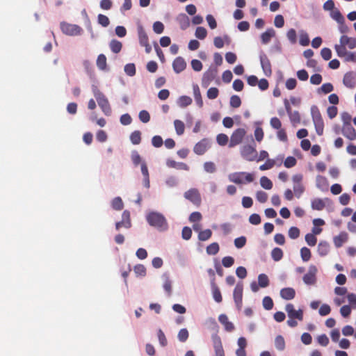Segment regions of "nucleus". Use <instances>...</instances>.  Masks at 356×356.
I'll return each mask as SVG.
<instances>
[{"mask_svg":"<svg viewBox=\"0 0 356 356\" xmlns=\"http://www.w3.org/2000/svg\"><path fill=\"white\" fill-rule=\"evenodd\" d=\"M243 285L241 282H238L234 290L233 296L235 304L238 309L241 308L242 306V299H243Z\"/></svg>","mask_w":356,"mask_h":356,"instance_id":"nucleus-14","label":"nucleus"},{"mask_svg":"<svg viewBox=\"0 0 356 356\" xmlns=\"http://www.w3.org/2000/svg\"><path fill=\"white\" fill-rule=\"evenodd\" d=\"M184 197L196 206L201 204V195L196 188H191L184 193Z\"/></svg>","mask_w":356,"mask_h":356,"instance_id":"nucleus-11","label":"nucleus"},{"mask_svg":"<svg viewBox=\"0 0 356 356\" xmlns=\"http://www.w3.org/2000/svg\"><path fill=\"white\" fill-rule=\"evenodd\" d=\"M259 58L264 74L267 76H270L272 74V68L268 56L264 52H261Z\"/></svg>","mask_w":356,"mask_h":356,"instance_id":"nucleus-15","label":"nucleus"},{"mask_svg":"<svg viewBox=\"0 0 356 356\" xmlns=\"http://www.w3.org/2000/svg\"><path fill=\"white\" fill-rule=\"evenodd\" d=\"M317 272V268L314 265H310L308 272L302 277L305 284L307 285L315 284L316 282Z\"/></svg>","mask_w":356,"mask_h":356,"instance_id":"nucleus-12","label":"nucleus"},{"mask_svg":"<svg viewBox=\"0 0 356 356\" xmlns=\"http://www.w3.org/2000/svg\"><path fill=\"white\" fill-rule=\"evenodd\" d=\"M158 339L161 346L165 347L168 344V341L164 332L159 329L157 332Z\"/></svg>","mask_w":356,"mask_h":356,"instance_id":"nucleus-61","label":"nucleus"},{"mask_svg":"<svg viewBox=\"0 0 356 356\" xmlns=\"http://www.w3.org/2000/svg\"><path fill=\"white\" fill-rule=\"evenodd\" d=\"M176 19L182 30L186 29L190 25V19L184 13L179 14L177 17Z\"/></svg>","mask_w":356,"mask_h":356,"instance_id":"nucleus-25","label":"nucleus"},{"mask_svg":"<svg viewBox=\"0 0 356 356\" xmlns=\"http://www.w3.org/2000/svg\"><path fill=\"white\" fill-rule=\"evenodd\" d=\"M334 88L332 83H323L320 88L318 90V92L320 93L321 92L324 94H327L331 92L333 90Z\"/></svg>","mask_w":356,"mask_h":356,"instance_id":"nucleus-53","label":"nucleus"},{"mask_svg":"<svg viewBox=\"0 0 356 356\" xmlns=\"http://www.w3.org/2000/svg\"><path fill=\"white\" fill-rule=\"evenodd\" d=\"M195 37L200 40H203L207 37V31L204 27L198 26L195 33Z\"/></svg>","mask_w":356,"mask_h":356,"instance_id":"nucleus-51","label":"nucleus"},{"mask_svg":"<svg viewBox=\"0 0 356 356\" xmlns=\"http://www.w3.org/2000/svg\"><path fill=\"white\" fill-rule=\"evenodd\" d=\"M285 310L289 317L287 325L289 327H295L298 325V323L296 319H298L300 321L303 320V311L300 309L296 310L293 304L288 303L285 306Z\"/></svg>","mask_w":356,"mask_h":356,"instance_id":"nucleus-3","label":"nucleus"},{"mask_svg":"<svg viewBox=\"0 0 356 356\" xmlns=\"http://www.w3.org/2000/svg\"><path fill=\"white\" fill-rule=\"evenodd\" d=\"M189 333L186 328L181 329L177 334V338L179 341L185 342L188 339Z\"/></svg>","mask_w":356,"mask_h":356,"instance_id":"nucleus-52","label":"nucleus"},{"mask_svg":"<svg viewBox=\"0 0 356 356\" xmlns=\"http://www.w3.org/2000/svg\"><path fill=\"white\" fill-rule=\"evenodd\" d=\"M193 95L196 104L199 107H202L203 106V101L200 88L197 85L193 86Z\"/></svg>","mask_w":356,"mask_h":356,"instance_id":"nucleus-33","label":"nucleus"},{"mask_svg":"<svg viewBox=\"0 0 356 356\" xmlns=\"http://www.w3.org/2000/svg\"><path fill=\"white\" fill-rule=\"evenodd\" d=\"M275 345L277 350H283L285 348V341L281 335H278L276 337L275 340Z\"/></svg>","mask_w":356,"mask_h":356,"instance_id":"nucleus-50","label":"nucleus"},{"mask_svg":"<svg viewBox=\"0 0 356 356\" xmlns=\"http://www.w3.org/2000/svg\"><path fill=\"white\" fill-rule=\"evenodd\" d=\"M260 184L262 188L270 190L273 188V183L270 179L266 176H263L260 179Z\"/></svg>","mask_w":356,"mask_h":356,"instance_id":"nucleus-43","label":"nucleus"},{"mask_svg":"<svg viewBox=\"0 0 356 356\" xmlns=\"http://www.w3.org/2000/svg\"><path fill=\"white\" fill-rule=\"evenodd\" d=\"M348 235L346 232H341L339 235L333 238V242L336 248H340L348 241Z\"/></svg>","mask_w":356,"mask_h":356,"instance_id":"nucleus-23","label":"nucleus"},{"mask_svg":"<svg viewBox=\"0 0 356 356\" xmlns=\"http://www.w3.org/2000/svg\"><path fill=\"white\" fill-rule=\"evenodd\" d=\"M305 241L309 246H314L316 244L317 238L313 234H307L305 235Z\"/></svg>","mask_w":356,"mask_h":356,"instance_id":"nucleus-58","label":"nucleus"},{"mask_svg":"<svg viewBox=\"0 0 356 356\" xmlns=\"http://www.w3.org/2000/svg\"><path fill=\"white\" fill-rule=\"evenodd\" d=\"M339 44L334 45V49L339 57H344L347 54L346 47L350 49L356 48V38L353 37H348L346 35L341 36Z\"/></svg>","mask_w":356,"mask_h":356,"instance_id":"nucleus-2","label":"nucleus"},{"mask_svg":"<svg viewBox=\"0 0 356 356\" xmlns=\"http://www.w3.org/2000/svg\"><path fill=\"white\" fill-rule=\"evenodd\" d=\"M271 257L275 261H278L283 257V252L280 248H275L271 252Z\"/></svg>","mask_w":356,"mask_h":356,"instance_id":"nucleus-44","label":"nucleus"},{"mask_svg":"<svg viewBox=\"0 0 356 356\" xmlns=\"http://www.w3.org/2000/svg\"><path fill=\"white\" fill-rule=\"evenodd\" d=\"M218 89L217 88L212 87L207 90V95L209 99H214L218 96Z\"/></svg>","mask_w":356,"mask_h":356,"instance_id":"nucleus-63","label":"nucleus"},{"mask_svg":"<svg viewBox=\"0 0 356 356\" xmlns=\"http://www.w3.org/2000/svg\"><path fill=\"white\" fill-rule=\"evenodd\" d=\"M172 67L176 73H180L186 69V63L182 57L179 56L174 60Z\"/></svg>","mask_w":356,"mask_h":356,"instance_id":"nucleus-21","label":"nucleus"},{"mask_svg":"<svg viewBox=\"0 0 356 356\" xmlns=\"http://www.w3.org/2000/svg\"><path fill=\"white\" fill-rule=\"evenodd\" d=\"M92 92L102 112L106 115H110L111 113V108L106 97L96 87L93 88Z\"/></svg>","mask_w":356,"mask_h":356,"instance_id":"nucleus-5","label":"nucleus"},{"mask_svg":"<svg viewBox=\"0 0 356 356\" xmlns=\"http://www.w3.org/2000/svg\"><path fill=\"white\" fill-rule=\"evenodd\" d=\"M122 220L115 223V229L119 230L121 227L129 229L131 227L130 212L127 210L123 211L122 214Z\"/></svg>","mask_w":356,"mask_h":356,"instance_id":"nucleus-16","label":"nucleus"},{"mask_svg":"<svg viewBox=\"0 0 356 356\" xmlns=\"http://www.w3.org/2000/svg\"><path fill=\"white\" fill-rule=\"evenodd\" d=\"M262 304H263V307L266 310H270V309H273V305H274L272 298L269 296H266L264 298Z\"/></svg>","mask_w":356,"mask_h":356,"instance_id":"nucleus-54","label":"nucleus"},{"mask_svg":"<svg viewBox=\"0 0 356 356\" xmlns=\"http://www.w3.org/2000/svg\"><path fill=\"white\" fill-rule=\"evenodd\" d=\"M258 284L261 288L267 287L269 285V279L266 274H260L258 276Z\"/></svg>","mask_w":356,"mask_h":356,"instance_id":"nucleus-41","label":"nucleus"},{"mask_svg":"<svg viewBox=\"0 0 356 356\" xmlns=\"http://www.w3.org/2000/svg\"><path fill=\"white\" fill-rule=\"evenodd\" d=\"M311 207L313 210L322 211L325 207V202L323 199L314 198L312 200Z\"/></svg>","mask_w":356,"mask_h":356,"instance_id":"nucleus-30","label":"nucleus"},{"mask_svg":"<svg viewBox=\"0 0 356 356\" xmlns=\"http://www.w3.org/2000/svg\"><path fill=\"white\" fill-rule=\"evenodd\" d=\"M98 23L104 27H106L109 25L110 21L107 16L99 14L97 16Z\"/></svg>","mask_w":356,"mask_h":356,"instance_id":"nucleus-57","label":"nucleus"},{"mask_svg":"<svg viewBox=\"0 0 356 356\" xmlns=\"http://www.w3.org/2000/svg\"><path fill=\"white\" fill-rule=\"evenodd\" d=\"M214 281H215V279L213 278L211 282V289H212L213 298L216 302L220 303L222 302V298L221 292H220L219 288L218 287V286L216 284Z\"/></svg>","mask_w":356,"mask_h":356,"instance_id":"nucleus-29","label":"nucleus"},{"mask_svg":"<svg viewBox=\"0 0 356 356\" xmlns=\"http://www.w3.org/2000/svg\"><path fill=\"white\" fill-rule=\"evenodd\" d=\"M280 296L284 300H292L296 296V291L293 288H284L280 291Z\"/></svg>","mask_w":356,"mask_h":356,"instance_id":"nucleus-27","label":"nucleus"},{"mask_svg":"<svg viewBox=\"0 0 356 356\" xmlns=\"http://www.w3.org/2000/svg\"><path fill=\"white\" fill-rule=\"evenodd\" d=\"M97 66L99 70H104L106 68V57L104 54H101L97 58Z\"/></svg>","mask_w":356,"mask_h":356,"instance_id":"nucleus-37","label":"nucleus"},{"mask_svg":"<svg viewBox=\"0 0 356 356\" xmlns=\"http://www.w3.org/2000/svg\"><path fill=\"white\" fill-rule=\"evenodd\" d=\"M343 84L349 88H353L356 85V79L352 72L345 74L343 79Z\"/></svg>","mask_w":356,"mask_h":356,"instance_id":"nucleus-24","label":"nucleus"},{"mask_svg":"<svg viewBox=\"0 0 356 356\" xmlns=\"http://www.w3.org/2000/svg\"><path fill=\"white\" fill-rule=\"evenodd\" d=\"M316 186L321 190H327L328 187V181L327 179L321 175L316 177Z\"/></svg>","mask_w":356,"mask_h":356,"instance_id":"nucleus-32","label":"nucleus"},{"mask_svg":"<svg viewBox=\"0 0 356 356\" xmlns=\"http://www.w3.org/2000/svg\"><path fill=\"white\" fill-rule=\"evenodd\" d=\"M212 236V232L209 229L202 230L198 234V239L201 241L209 240Z\"/></svg>","mask_w":356,"mask_h":356,"instance_id":"nucleus-39","label":"nucleus"},{"mask_svg":"<svg viewBox=\"0 0 356 356\" xmlns=\"http://www.w3.org/2000/svg\"><path fill=\"white\" fill-rule=\"evenodd\" d=\"M330 17L337 23L344 22L345 19L338 9H335L330 13Z\"/></svg>","mask_w":356,"mask_h":356,"instance_id":"nucleus-40","label":"nucleus"},{"mask_svg":"<svg viewBox=\"0 0 356 356\" xmlns=\"http://www.w3.org/2000/svg\"><path fill=\"white\" fill-rule=\"evenodd\" d=\"M245 134L246 131L245 129L238 128L236 129L231 136L229 147H234L241 143Z\"/></svg>","mask_w":356,"mask_h":356,"instance_id":"nucleus-10","label":"nucleus"},{"mask_svg":"<svg viewBox=\"0 0 356 356\" xmlns=\"http://www.w3.org/2000/svg\"><path fill=\"white\" fill-rule=\"evenodd\" d=\"M241 105V98L238 95H232L230 98V106L236 108H238Z\"/></svg>","mask_w":356,"mask_h":356,"instance_id":"nucleus-60","label":"nucleus"},{"mask_svg":"<svg viewBox=\"0 0 356 356\" xmlns=\"http://www.w3.org/2000/svg\"><path fill=\"white\" fill-rule=\"evenodd\" d=\"M216 140L218 145L225 146L229 141L228 136L225 134H219L216 137Z\"/></svg>","mask_w":356,"mask_h":356,"instance_id":"nucleus-55","label":"nucleus"},{"mask_svg":"<svg viewBox=\"0 0 356 356\" xmlns=\"http://www.w3.org/2000/svg\"><path fill=\"white\" fill-rule=\"evenodd\" d=\"M303 176L302 174L294 175L292 177L293 182V192L295 195L299 198L305 191V187L302 183Z\"/></svg>","mask_w":356,"mask_h":356,"instance_id":"nucleus-9","label":"nucleus"},{"mask_svg":"<svg viewBox=\"0 0 356 356\" xmlns=\"http://www.w3.org/2000/svg\"><path fill=\"white\" fill-rule=\"evenodd\" d=\"M330 251V245L326 241H321L318 245V252L323 257L328 254Z\"/></svg>","mask_w":356,"mask_h":356,"instance_id":"nucleus-31","label":"nucleus"},{"mask_svg":"<svg viewBox=\"0 0 356 356\" xmlns=\"http://www.w3.org/2000/svg\"><path fill=\"white\" fill-rule=\"evenodd\" d=\"M204 169L209 173H213L216 170L215 163L211 161L205 162L204 164Z\"/></svg>","mask_w":356,"mask_h":356,"instance_id":"nucleus-64","label":"nucleus"},{"mask_svg":"<svg viewBox=\"0 0 356 356\" xmlns=\"http://www.w3.org/2000/svg\"><path fill=\"white\" fill-rule=\"evenodd\" d=\"M275 31L273 29H268L264 33L261 35V42L264 44H268L272 38L275 37Z\"/></svg>","mask_w":356,"mask_h":356,"instance_id":"nucleus-28","label":"nucleus"},{"mask_svg":"<svg viewBox=\"0 0 356 356\" xmlns=\"http://www.w3.org/2000/svg\"><path fill=\"white\" fill-rule=\"evenodd\" d=\"M174 126L177 135L181 136L184 133L185 125L181 120H175L174 121Z\"/></svg>","mask_w":356,"mask_h":356,"instance_id":"nucleus-36","label":"nucleus"},{"mask_svg":"<svg viewBox=\"0 0 356 356\" xmlns=\"http://www.w3.org/2000/svg\"><path fill=\"white\" fill-rule=\"evenodd\" d=\"M137 31L140 44L145 47L146 53H150L152 51V47L149 43V38L143 26L141 24L138 25Z\"/></svg>","mask_w":356,"mask_h":356,"instance_id":"nucleus-8","label":"nucleus"},{"mask_svg":"<svg viewBox=\"0 0 356 356\" xmlns=\"http://www.w3.org/2000/svg\"><path fill=\"white\" fill-rule=\"evenodd\" d=\"M148 224L157 229L160 232L166 231L168 229V223L165 216L159 212L151 211L146 216Z\"/></svg>","mask_w":356,"mask_h":356,"instance_id":"nucleus-1","label":"nucleus"},{"mask_svg":"<svg viewBox=\"0 0 356 356\" xmlns=\"http://www.w3.org/2000/svg\"><path fill=\"white\" fill-rule=\"evenodd\" d=\"M286 37L291 44H296L297 42L296 31L293 29H289L286 33Z\"/></svg>","mask_w":356,"mask_h":356,"instance_id":"nucleus-56","label":"nucleus"},{"mask_svg":"<svg viewBox=\"0 0 356 356\" xmlns=\"http://www.w3.org/2000/svg\"><path fill=\"white\" fill-rule=\"evenodd\" d=\"M300 256L303 261H308L312 257L310 250L307 247L300 249Z\"/></svg>","mask_w":356,"mask_h":356,"instance_id":"nucleus-45","label":"nucleus"},{"mask_svg":"<svg viewBox=\"0 0 356 356\" xmlns=\"http://www.w3.org/2000/svg\"><path fill=\"white\" fill-rule=\"evenodd\" d=\"M290 121L293 125L299 124L300 122V115L298 111H295L289 114Z\"/></svg>","mask_w":356,"mask_h":356,"instance_id":"nucleus-48","label":"nucleus"},{"mask_svg":"<svg viewBox=\"0 0 356 356\" xmlns=\"http://www.w3.org/2000/svg\"><path fill=\"white\" fill-rule=\"evenodd\" d=\"M209 148L208 140L205 138L198 142L193 148L194 152L197 155L204 154Z\"/></svg>","mask_w":356,"mask_h":356,"instance_id":"nucleus-20","label":"nucleus"},{"mask_svg":"<svg viewBox=\"0 0 356 356\" xmlns=\"http://www.w3.org/2000/svg\"><path fill=\"white\" fill-rule=\"evenodd\" d=\"M164 282L163 287L164 290L168 293V294L170 296L172 293V282L169 279V277L168 275H163Z\"/></svg>","mask_w":356,"mask_h":356,"instance_id":"nucleus-49","label":"nucleus"},{"mask_svg":"<svg viewBox=\"0 0 356 356\" xmlns=\"http://www.w3.org/2000/svg\"><path fill=\"white\" fill-rule=\"evenodd\" d=\"M217 70L215 69H210L205 72L202 76V83L204 87H207L216 78Z\"/></svg>","mask_w":356,"mask_h":356,"instance_id":"nucleus-18","label":"nucleus"},{"mask_svg":"<svg viewBox=\"0 0 356 356\" xmlns=\"http://www.w3.org/2000/svg\"><path fill=\"white\" fill-rule=\"evenodd\" d=\"M228 179L236 184H245L252 182L254 179V175L246 172H236L229 174Z\"/></svg>","mask_w":356,"mask_h":356,"instance_id":"nucleus-4","label":"nucleus"},{"mask_svg":"<svg viewBox=\"0 0 356 356\" xmlns=\"http://www.w3.org/2000/svg\"><path fill=\"white\" fill-rule=\"evenodd\" d=\"M124 72L129 76H134L136 74V67L134 63H129L124 66Z\"/></svg>","mask_w":356,"mask_h":356,"instance_id":"nucleus-59","label":"nucleus"},{"mask_svg":"<svg viewBox=\"0 0 356 356\" xmlns=\"http://www.w3.org/2000/svg\"><path fill=\"white\" fill-rule=\"evenodd\" d=\"M218 320L221 324L225 327V329L228 332H232L234 330V324L229 321L227 316L225 314H220L218 317Z\"/></svg>","mask_w":356,"mask_h":356,"instance_id":"nucleus-26","label":"nucleus"},{"mask_svg":"<svg viewBox=\"0 0 356 356\" xmlns=\"http://www.w3.org/2000/svg\"><path fill=\"white\" fill-rule=\"evenodd\" d=\"M109 47H110L111 50L113 53L118 54L121 51L122 47V44L121 42H120L117 40H112L110 42Z\"/></svg>","mask_w":356,"mask_h":356,"instance_id":"nucleus-34","label":"nucleus"},{"mask_svg":"<svg viewBox=\"0 0 356 356\" xmlns=\"http://www.w3.org/2000/svg\"><path fill=\"white\" fill-rule=\"evenodd\" d=\"M241 154L243 159L249 161H254L257 157V150L250 145H244L241 148Z\"/></svg>","mask_w":356,"mask_h":356,"instance_id":"nucleus-13","label":"nucleus"},{"mask_svg":"<svg viewBox=\"0 0 356 356\" xmlns=\"http://www.w3.org/2000/svg\"><path fill=\"white\" fill-rule=\"evenodd\" d=\"M130 140L134 145H138L141 142V133L140 131H134L130 135Z\"/></svg>","mask_w":356,"mask_h":356,"instance_id":"nucleus-42","label":"nucleus"},{"mask_svg":"<svg viewBox=\"0 0 356 356\" xmlns=\"http://www.w3.org/2000/svg\"><path fill=\"white\" fill-rule=\"evenodd\" d=\"M299 33H300V40H299L300 44L303 47L308 46L309 44V35L307 33V32H305L303 30H301V31H300Z\"/></svg>","mask_w":356,"mask_h":356,"instance_id":"nucleus-38","label":"nucleus"},{"mask_svg":"<svg viewBox=\"0 0 356 356\" xmlns=\"http://www.w3.org/2000/svg\"><path fill=\"white\" fill-rule=\"evenodd\" d=\"M111 205L113 209L120 211L123 209L124 204L121 197H115L111 202Z\"/></svg>","mask_w":356,"mask_h":356,"instance_id":"nucleus-46","label":"nucleus"},{"mask_svg":"<svg viewBox=\"0 0 356 356\" xmlns=\"http://www.w3.org/2000/svg\"><path fill=\"white\" fill-rule=\"evenodd\" d=\"M341 133L350 140H355L356 139V131L352 124L343 125Z\"/></svg>","mask_w":356,"mask_h":356,"instance_id":"nucleus-19","label":"nucleus"},{"mask_svg":"<svg viewBox=\"0 0 356 356\" xmlns=\"http://www.w3.org/2000/svg\"><path fill=\"white\" fill-rule=\"evenodd\" d=\"M237 344L238 348L236 350V356H246L245 348L247 346V340L241 337L238 339Z\"/></svg>","mask_w":356,"mask_h":356,"instance_id":"nucleus-22","label":"nucleus"},{"mask_svg":"<svg viewBox=\"0 0 356 356\" xmlns=\"http://www.w3.org/2000/svg\"><path fill=\"white\" fill-rule=\"evenodd\" d=\"M212 341L216 356H225L220 337L216 334L212 335Z\"/></svg>","mask_w":356,"mask_h":356,"instance_id":"nucleus-17","label":"nucleus"},{"mask_svg":"<svg viewBox=\"0 0 356 356\" xmlns=\"http://www.w3.org/2000/svg\"><path fill=\"white\" fill-rule=\"evenodd\" d=\"M177 103L181 108H185L191 104L192 99L188 96L183 95L179 97Z\"/></svg>","mask_w":356,"mask_h":356,"instance_id":"nucleus-35","label":"nucleus"},{"mask_svg":"<svg viewBox=\"0 0 356 356\" xmlns=\"http://www.w3.org/2000/svg\"><path fill=\"white\" fill-rule=\"evenodd\" d=\"M60 26L64 34L70 36L79 35L83 32V29L79 26L65 22H61Z\"/></svg>","mask_w":356,"mask_h":356,"instance_id":"nucleus-7","label":"nucleus"},{"mask_svg":"<svg viewBox=\"0 0 356 356\" xmlns=\"http://www.w3.org/2000/svg\"><path fill=\"white\" fill-rule=\"evenodd\" d=\"M138 117L140 120L143 123H147L150 120V115L145 110L140 111Z\"/></svg>","mask_w":356,"mask_h":356,"instance_id":"nucleus-62","label":"nucleus"},{"mask_svg":"<svg viewBox=\"0 0 356 356\" xmlns=\"http://www.w3.org/2000/svg\"><path fill=\"white\" fill-rule=\"evenodd\" d=\"M219 251V245L218 243H212L207 248V252L210 255H215Z\"/></svg>","mask_w":356,"mask_h":356,"instance_id":"nucleus-47","label":"nucleus"},{"mask_svg":"<svg viewBox=\"0 0 356 356\" xmlns=\"http://www.w3.org/2000/svg\"><path fill=\"white\" fill-rule=\"evenodd\" d=\"M311 115L315 127L316 132L322 136L324 131V122L318 108L314 105L311 107Z\"/></svg>","mask_w":356,"mask_h":356,"instance_id":"nucleus-6","label":"nucleus"}]
</instances>
